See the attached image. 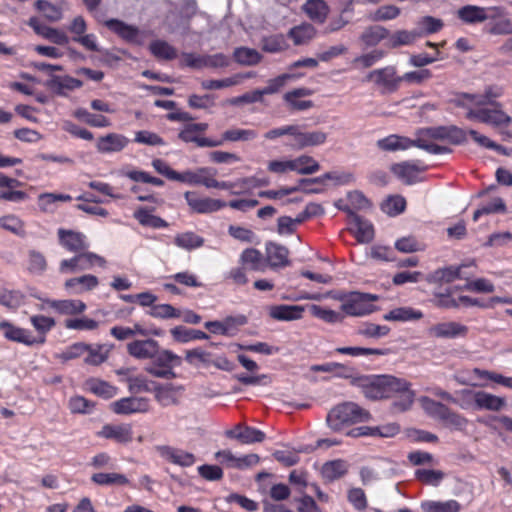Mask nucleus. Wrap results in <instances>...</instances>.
<instances>
[{
  "label": "nucleus",
  "mask_w": 512,
  "mask_h": 512,
  "mask_svg": "<svg viewBox=\"0 0 512 512\" xmlns=\"http://www.w3.org/2000/svg\"><path fill=\"white\" fill-rule=\"evenodd\" d=\"M352 383L370 400L393 399V412L407 411L414 403L415 392L411 389V383L402 378L392 375H363L355 377Z\"/></svg>",
  "instance_id": "nucleus-1"
},
{
  "label": "nucleus",
  "mask_w": 512,
  "mask_h": 512,
  "mask_svg": "<svg viewBox=\"0 0 512 512\" xmlns=\"http://www.w3.org/2000/svg\"><path fill=\"white\" fill-rule=\"evenodd\" d=\"M370 413L354 402H343L334 406L326 416L327 426L335 431H341L347 426L366 422Z\"/></svg>",
  "instance_id": "nucleus-2"
},
{
  "label": "nucleus",
  "mask_w": 512,
  "mask_h": 512,
  "mask_svg": "<svg viewBox=\"0 0 512 512\" xmlns=\"http://www.w3.org/2000/svg\"><path fill=\"white\" fill-rule=\"evenodd\" d=\"M422 139L426 144L434 146L436 152L430 154L449 153L450 149L446 146L438 145L435 141H447L451 144H461L466 141V131L456 126H438L426 128L418 131L417 138Z\"/></svg>",
  "instance_id": "nucleus-3"
},
{
  "label": "nucleus",
  "mask_w": 512,
  "mask_h": 512,
  "mask_svg": "<svg viewBox=\"0 0 512 512\" xmlns=\"http://www.w3.org/2000/svg\"><path fill=\"white\" fill-rule=\"evenodd\" d=\"M333 299L341 301V310L346 315L360 317L373 311L372 303L378 297L368 293L351 292L349 294L337 293Z\"/></svg>",
  "instance_id": "nucleus-4"
},
{
  "label": "nucleus",
  "mask_w": 512,
  "mask_h": 512,
  "mask_svg": "<svg viewBox=\"0 0 512 512\" xmlns=\"http://www.w3.org/2000/svg\"><path fill=\"white\" fill-rule=\"evenodd\" d=\"M363 81L372 83L382 94H390L400 87L401 76L395 66L388 65L370 71Z\"/></svg>",
  "instance_id": "nucleus-5"
},
{
  "label": "nucleus",
  "mask_w": 512,
  "mask_h": 512,
  "mask_svg": "<svg viewBox=\"0 0 512 512\" xmlns=\"http://www.w3.org/2000/svg\"><path fill=\"white\" fill-rule=\"evenodd\" d=\"M152 360L153 364L147 366L145 371L157 378H175L176 374L173 371V367L181 364L180 356L170 350L161 349L160 345Z\"/></svg>",
  "instance_id": "nucleus-6"
},
{
  "label": "nucleus",
  "mask_w": 512,
  "mask_h": 512,
  "mask_svg": "<svg viewBox=\"0 0 512 512\" xmlns=\"http://www.w3.org/2000/svg\"><path fill=\"white\" fill-rule=\"evenodd\" d=\"M492 108L479 107L478 109H468L466 118L488 124L493 127H507L512 118L506 114L500 103H495Z\"/></svg>",
  "instance_id": "nucleus-7"
},
{
  "label": "nucleus",
  "mask_w": 512,
  "mask_h": 512,
  "mask_svg": "<svg viewBox=\"0 0 512 512\" xmlns=\"http://www.w3.org/2000/svg\"><path fill=\"white\" fill-rule=\"evenodd\" d=\"M376 146L385 152H396V151H405L412 147H418L427 152H436L434 146L426 144V142L422 139L412 140L406 136H401L398 134H391L387 137L379 139L376 142Z\"/></svg>",
  "instance_id": "nucleus-8"
},
{
  "label": "nucleus",
  "mask_w": 512,
  "mask_h": 512,
  "mask_svg": "<svg viewBox=\"0 0 512 512\" xmlns=\"http://www.w3.org/2000/svg\"><path fill=\"white\" fill-rule=\"evenodd\" d=\"M0 331L7 340L26 346L41 345L46 341V337L34 336L29 330L18 327L8 321L0 322Z\"/></svg>",
  "instance_id": "nucleus-9"
},
{
  "label": "nucleus",
  "mask_w": 512,
  "mask_h": 512,
  "mask_svg": "<svg viewBox=\"0 0 512 512\" xmlns=\"http://www.w3.org/2000/svg\"><path fill=\"white\" fill-rule=\"evenodd\" d=\"M184 197L191 210L199 214L213 213L227 206V203L222 200L200 197L196 192L188 191Z\"/></svg>",
  "instance_id": "nucleus-10"
},
{
  "label": "nucleus",
  "mask_w": 512,
  "mask_h": 512,
  "mask_svg": "<svg viewBox=\"0 0 512 512\" xmlns=\"http://www.w3.org/2000/svg\"><path fill=\"white\" fill-rule=\"evenodd\" d=\"M349 213L350 230L360 243H370L374 239V227L366 219L355 214L348 206L343 208Z\"/></svg>",
  "instance_id": "nucleus-11"
},
{
  "label": "nucleus",
  "mask_w": 512,
  "mask_h": 512,
  "mask_svg": "<svg viewBox=\"0 0 512 512\" xmlns=\"http://www.w3.org/2000/svg\"><path fill=\"white\" fill-rule=\"evenodd\" d=\"M295 131L292 132V142L290 145L296 149L319 146L326 142L327 134L323 131H303L300 126L293 125Z\"/></svg>",
  "instance_id": "nucleus-12"
},
{
  "label": "nucleus",
  "mask_w": 512,
  "mask_h": 512,
  "mask_svg": "<svg viewBox=\"0 0 512 512\" xmlns=\"http://www.w3.org/2000/svg\"><path fill=\"white\" fill-rule=\"evenodd\" d=\"M468 327L455 321L440 322L428 328L427 334L433 338L453 339L465 337Z\"/></svg>",
  "instance_id": "nucleus-13"
},
{
  "label": "nucleus",
  "mask_w": 512,
  "mask_h": 512,
  "mask_svg": "<svg viewBox=\"0 0 512 512\" xmlns=\"http://www.w3.org/2000/svg\"><path fill=\"white\" fill-rule=\"evenodd\" d=\"M159 342L152 338L136 339L126 346L127 353L137 360H152L156 355Z\"/></svg>",
  "instance_id": "nucleus-14"
},
{
  "label": "nucleus",
  "mask_w": 512,
  "mask_h": 512,
  "mask_svg": "<svg viewBox=\"0 0 512 512\" xmlns=\"http://www.w3.org/2000/svg\"><path fill=\"white\" fill-rule=\"evenodd\" d=\"M111 409L116 414L128 415L144 413L149 410V401L144 397H126L111 403Z\"/></svg>",
  "instance_id": "nucleus-15"
},
{
  "label": "nucleus",
  "mask_w": 512,
  "mask_h": 512,
  "mask_svg": "<svg viewBox=\"0 0 512 512\" xmlns=\"http://www.w3.org/2000/svg\"><path fill=\"white\" fill-rule=\"evenodd\" d=\"M425 166L414 161H404L394 164L391 168L394 175L406 184H413L419 180V174L425 170Z\"/></svg>",
  "instance_id": "nucleus-16"
},
{
  "label": "nucleus",
  "mask_w": 512,
  "mask_h": 512,
  "mask_svg": "<svg viewBox=\"0 0 512 512\" xmlns=\"http://www.w3.org/2000/svg\"><path fill=\"white\" fill-rule=\"evenodd\" d=\"M58 237L60 244L70 252L79 253L89 246L86 236L80 232L60 228Z\"/></svg>",
  "instance_id": "nucleus-17"
},
{
  "label": "nucleus",
  "mask_w": 512,
  "mask_h": 512,
  "mask_svg": "<svg viewBox=\"0 0 512 512\" xmlns=\"http://www.w3.org/2000/svg\"><path fill=\"white\" fill-rule=\"evenodd\" d=\"M97 435L102 438L113 439L121 444H127L133 439L132 427L129 424L104 425Z\"/></svg>",
  "instance_id": "nucleus-18"
},
{
  "label": "nucleus",
  "mask_w": 512,
  "mask_h": 512,
  "mask_svg": "<svg viewBox=\"0 0 512 512\" xmlns=\"http://www.w3.org/2000/svg\"><path fill=\"white\" fill-rule=\"evenodd\" d=\"M157 450L163 459L175 465L189 467L195 463V456L184 450L170 446H159Z\"/></svg>",
  "instance_id": "nucleus-19"
},
{
  "label": "nucleus",
  "mask_w": 512,
  "mask_h": 512,
  "mask_svg": "<svg viewBox=\"0 0 512 512\" xmlns=\"http://www.w3.org/2000/svg\"><path fill=\"white\" fill-rule=\"evenodd\" d=\"M46 87L58 95L65 96L67 91L82 87V81L71 76L52 75L46 82Z\"/></svg>",
  "instance_id": "nucleus-20"
},
{
  "label": "nucleus",
  "mask_w": 512,
  "mask_h": 512,
  "mask_svg": "<svg viewBox=\"0 0 512 512\" xmlns=\"http://www.w3.org/2000/svg\"><path fill=\"white\" fill-rule=\"evenodd\" d=\"M301 10L310 20L319 24L324 23L329 14V6L324 0H307Z\"/></svg>",
  "instance_id": "nucleus-21"
},
{
  "label": "nucleus",
  "mask_w": 512,
  "mask_h": 512,
  "mask_svg": "<svg viewBox=\"0 0 512 512\" xmlns=\"http://www.w3.org/2000/svg\"><path fill=\"white\" fill-rule=\"evenodd\" d=\"M98 284L99 280L96 276L86 274L66 280L64 286L73 294H82L95 289Z\"/></svg>",
  "instance_id": "nucleus-22"
},
{
  "label": "nucleus",
  "mask_w": 512,
  "mask_h": 512,
  "mask_svg": "<svg viewBox=\"0 0 512 512\" xmlns=\"http://www.w3.org/2000/svg\"><path fill=\"white\" fill-rule=\"evenodd\" d=\"M311 91L307 88H297L284 94L283 99L291 110L305 111L313 106L312 101L302 100L309 96Z\"/></svg>",
  "instance_id": "nucleus-23"
},
{
  "label": "nucleus",
  "mask_w": 512,
  "mask_h": 512,
  "mask_svg": "<svg viewBox=\"0 0 512 512\" xmlns=\"http://www.w3.org/2000/svg\"><path fill=\"white\" fill-rule=\"evenodd\" d=\"M105 26L127 42L136 43L139 38V29L118 19H110Z\"/></svg>",
  "instance_id": "nucleus-24"
},
{
  "label": "nucleus",
  "mask_w": 512,
  "mask_h": 512,
  "mask_svg": "<svg viewBox=\"0 0 512 512\" xmlns=\"http://www.w3.org/2000/svg\"><path fill=\"white\" fill-rule=\"evenodd\" d=\"M29 25L35 30L38 35L46 38L57 45H66L69 42L68 36L63 32L56 28H52L45 25H40L38 20L35 18H31L29 21Z\"/></svg>",
  "instance_id": "nucleus-25"
},
{
  "label": "nucleus",
  "mask_w": 512,
  "mask_h": 512,
  "mask_svg": "<svg viewBox=\"0 0 512 512\" xmlns=\"http://www.w3.org/2000/svg\"><path fill=\"white\" fill-rule=\"evenodd\" d=\"M129 143V139L121 134L110 133L99 138L97 150L101 153H112L123 150Z\"/></svg>",
  "instance_id": "nucleus-26"
},
{
  "label": "nucleus",
  "mask_w": 512,
  "mask_h": 512,
  "mask_svg": "<svg viewBox=\"0 0 512 512\" xmlns=\"http://www.w3.org/2000/svg\"><path fill=\"white\" fill-rule=\"evenodd\" d=\"M211 170L212 169L207 167H201L194 171L186 170L181 173L176 172L174 181H179L189 185H203L207 187Z\"/></svg>",
  "instance_id": "nucleus-27"
},
{
  "label": "nucleus",
  "mask_w": 512,
  "mask_h": 512,
  "mask_svg": "<svg viewBox=\"0 0 512 512\" xmlns=\"http://www.w3.org/2000/svg\"><path fill=\"white\" fill-rule=\"evenodd\" d=\"M289 251L285 246L268 243L266 245V259L272 268L285 267L289 265Z\"/></svg>",
  "instance_id": "nucleus-28"
},
{
  "label": "nucleus",
  "mask_w": 512,
  "mask_h": 512,
  "mask_svg": "<svg viewBox=\"0 0 512 512\" xmlns=\"http://www.w3.org/2000/svg\"><path fill=\"white\" fill-rule=\"evenodd\" d=\"M506 406V400L503 397L478 390L476 399V410L500 411Z\"/></svg>",
  "instance_id": "nucleus-29"
},
{
  "label": "nucleus",
  "mask_w": 512,
  "mask_h": 512,
  "mask_svg": "<svg viewBox=\"0 0 512 512\" xmlns=\"http://www.w3.org/2000/svg\"><path fill=\"white\" fill-rule=\"evenodd\" d=\"M474 265V261L469 264H461L459 266H448L437 269L431 275V279L434 282H445L450 283L456 279H468L467 276L462 274V269L468 266Z\"/></svg>",
  "instance_id": "nucleus-30"
},
{
  "label": "nucleus",
  "mask_w": 512,
  "mask_h": 512,
  "mask_svg": "<svg viewBox=\"0 0 512 512\" xmlns=\"http://www.w3.org/2000/svg\"><path fill=\"white\" fill-rule=\"evenodd\" d=\"M305 308L300 305H276L270 308V316L279 321L301 319Z\"/></svg>",
  "instance_id": "nucleus-31"
},
{
  "label": "nucleus",
  "mask_w": 512,
  "mask_h": 512,
  "mask_svg": "<svg viewBox=\"0 0 512 512\" xmlns=\"http://www.w3.org/2000/svg\"><path fill=\"white\" fill-rule=\"evenodd\" d=\"M45 303L64 315H77L86 310V304L81 300H46Z\"/></svg>",
  "instance_id": "nucleus-32"
},
{
  "label": "nucleus",
  "mask_w": 512,
  "mask_h": 512,
  "mask_svg": "<svg viewBox=\"0 0 512 512\" xmlns=\"http://www.w3.org/2000/svg\"><path fill=\"white\" fill-rule=\"evenodd\" d=\"M290 169L301 175H310L320 169L319 163L309 155H301L294 159H289Z\"/></svg>",
  "instance_id": "nucleus-33"
},
{
  "label": "nucleus",
  "mask_w": 512,
  "mask_h": 512,
  "mask_svg": "<svg viewBox=\"0 0 512 512\" xmlns=\"http://www.w3.org/2000/svg\"><path fill=\"white\" fill-rule=\"evenodd\" d=\"M240 262L246 269L253 271H265L267 264L260 251L254 248L245 249L240 255Z\"/></svg>",
  "instance_id": "nucleus-34"
},
{
  "label": "nucleus",
  "mask_w": 512,
  "mask_h": 512,
  "mask_svg": "<svg viewBox=\"0 0 512 512\" xmlns=\"http://www.w3.org/2000/svg\"><path fill=\"white\" fill-rule=\"evenodd\" d=\"M72 197L68 194L42 193L37 198V203L42 212L53 213L57 209V202H69Z\"/></svg>",
  "instance_id": "nucleus-35"
},
{
  "label": "nucleus",
  "mask_w": 512,
  "mask_h": 512,
  "mask_svg": "<svg viewBox=\"0 0 512 512\" xmlns=\"http://www.w3.org/2000/svg\"><path fill=\"white\" fill-rule=\"evenodd\" d=\"M423 512H460L461 504L454 499L446 501L426 500L420 505Z\"/></svg>",
  "instance_id": "nucleus-36"
},
{
  "label": "nucleus",
  "mask_w": 512,
  "mask_h": 512,
  "mask_svg": "<svg viewBox=\"0 0 512 512\" xmlns=\"http://www.w3.org/2000/svg\"><path fill=\"white\" fill-rule=\"evenodd\" d=\"M484 7L466 5L457 10V17L466 24H479L485 22Z\"/></svg>",
  "instance_id": "nucleus-37"
},
{
  "label": "nucleus",
  "mask_w": 512,
  "mask_h": 512,
  "mask_svg": "<svg viewBox=\"0 0 512 512\" xmlns=\"http://www.w3.org/2000/svg\"><path fill=\"white\" fill-rule=\"evenodd\" d=\"M419 37L420 33L415 30H398L392 34L389 33V37L385 45L391 49L398 48L400 46H407L413 44Z\"/></svg>",
  "instance_id": "nucleus-38"
},
{
  "label": "nucleus",
  "mask_w": 512,
  "mask_h": 512,
  "mask_svg": "<svg viewBox=\"0 0 512 512\" xmlns=\"http://www.w3.org/2000/svg\"><path fill=\"white\" fill-rule=\"evenodd\" d=\"M252 72L237 73L231 77L220 80H205L202 82V87L207 90L223 89L231 86H236L242 83L243 80L251 78Z\"/></svg>",
  "instance_id": "nucleus-39"
},
{
  "label": "nucleus",
  "mask_w": 512,
  "mask_h": 512,
  "mask_svg": "<svg viewBox=\"0 0 512 512\" xmlns=\"http://www.w3.org/2000/svg\"><path fill=\"white\" fill-rule=\"evenodd\" d=\"M503 94V89L498 86H491L485 89L483 95L465 94L464 98L477 107L494 105L493 99L499 98Z\"/></svg>",
  "instance_id": "nucleus-40"
},
{
  "label": "nucleus",
  "mask_w": 512,
  "mask_h": 512,
  "mask_svg": "<svg viewBox=\"0 0 512 512\" xmlns=\"http://www.w3.org/2000/svg\"><path fill=\"white\" fill-rule=\"evenodd\" d=\"M422 317L423 314L421 311L411 307H398L383 315L384 320L397 322L413 321L421 319Z\"/></svg>",
  "instance_id": "nucleus-41"
},
{
  "label": "nucleus",
  "mask_w": 512,
  "mask_h": 512,
  "mask_svg": "<svg viewBox=\"0 0 512 512\" xmlns=\"http://www.w3.org/2000/svg\"><path fill=\"white\" fill-rule=\"evenodd\" d=\"M348 471V464L345 460L336 459L323 464L321 473L328 481H334L344 476Z\"/></svg>",
  "instance_id": "nucleus-42"
},
{
  "label": "nucleus",
  "mask_w": 512,
  "mask_h": 512,
  "mask_svg": "<svg viewBox=\"0 0 512 512\" xmlns=\"http://www.w3.org/2000/svg\"><path fill=\"white\" fill-rule=\"evenodd\" d=\"M389 31L383 26L374 25L366 28L361 34V41L367 47H373L383 40H388Z\"/></svg>",
  "instance_id": "nucleus-43"
},
{
  "label": "nucleus",
  "mask_w": 512,
  "mask_h": 512,
  "mask_svg": "<svg viewBox=\"0 0 512 512\" xmlns=\"http://www.w3.org/2000/svg\"><path fill=\"white\" fill-rule=\"evenodd\" d=\"M91 481L100 486H126L130 484L129 479L121 473H95L91 476Z\"/></svg>",
  "instance_id": "nucleus-44"
},
{
  "label": "nucleus",
  "mask_w": 512,
  "mask_h": 512,
  "mask_svg": "<svg viewBox=\"0 0 512 512\" xmlns=\"http://www.w3.org/2000/svg\"><path fill=\"white\" fill-rule=\"evenodd\" d=\"M111 349L108 344L88 345L84 361L89 365H100L108 359Z\"/></svg>",
  "instance_id": "nucleus-45"
},
{
  "label": "nucleus",
  "mask_w": 512,
  "mask_h": 512,
  "mask_svg": "<svg viewBox=\"0 0 512 512\" xmlns=\"http://www.w3.org/2000/svg\"><path fill=\"white\" fill-rule=\"evenodd\" d=\"M307 308L313 317L329 324L340 323L344 319V316L340 312L322 307L320 305L312 304L308 305Z\"/></svg>",
  "instance_id": "nucleus-46"
},
{
  "label": "nucleus",
  "mask_w": 512,
  "mask_h": 512,
  "mask_svg": "<svg viewBox=\"0 0 512 512\" xmlns=\"http://www.w3.org/2000/svg\"><path fill=\"white\" fill-rule=\"evenodd\" d=\"M85 385L90 392L105 399H110L117 393V389L114 386L97 378L88 379Z\"/></svg>",
  "instance_id": "nucleus-47"
},
{
  "label": "nucleus",
  "mask_w": 512,
  "mask_h": 512,
  "mask_svg": "<svg viewBox=\"0 0 512 512\" xmlns=\"http://www.w3.org/2000/svg\"><path fill=\"white\" fill-rule=\"evenodd\" d=\"M134 218L145 227L154 229L166 228L168 223L159 216L152 214L145 208H140L134 212Z\"/></svg>",
  "instance_id": "nucleus-48"
},
{
  "label": "nucleus",
  "mask_w": 512,
  "mask_h": 512,
  "mask_svg": "<svg viewBox=\"0 0 512 512\" xmlns=\"http://www.w3.org/2000/svg\"><path fill=\"white\" fill-rule=\"evenodd\" d=\"M386 55V52L382 49H374L369 51L368 53L362 54L353 59L352 65L356 69H367L379 61H381Z\"/></svg>",
  "instance_id": "nucleus-49"
},
{
  "label": "nucleus",
  "mask_w": 512,
  "mask_h": 512,
  "mask_svg": "<svg viewBox=\"0 0 512 512\" xmlns=\"http://www.w3.org/2000/svg\"><path fill=\"white\" fill-rule=\"evenodd\" d=\"M288 35L295 45H304L315 37L316 30L311 24L305 23L292 28Z\"/></svg>",
  "instance_id": "nucleus-50"
},
{
  "label": "nucleus",
  "mask_w": 512,
  "mask_h": 512,
  "mask_svg": "<svg viewBox=\"0 0 512 512\" xmlns=\"http://www.w3.org/2000/svg\"><path fill=\"white\" fill-rule=\"evenodd\" d=\"M302 74L284 73L267 82V86L260 89L262 96L271 95L279 92L288 81L302 77Z\"/></svg>",
  "instance_id": "nucleus-51"
},
{
  "label": "nucleus",
  "mask_w": 512,
  "mask_h": 512,
  "mask_svg": "<svg viewBox=\"0 0 512 512\" xmlns=\"http://www.w3.org/2000/svg\"><path fill=\"white\" fill-rule=\"evenodd\" d=\"M65 2L58 4H52L45 0H38L35 3L36 8L47 18L49 21L56 22L62 18V12Z\"/></svg>",
  "instance_id": "nucleus-52"
},
{
  "label": "nucleus",
  "mask_w": 512,
  "mask_h": 512,
  "mask_svg": "<svg viewBox=\"0 0 512 512\" xmlns=\"http://www.w3.org/2000/svg\"><path fill=\"white\" fill-rule=\"evenodd\" d=\"M394 246L401 253L422 252L426 249V244L412 235L397 239Z\"/></svg>",
  "instance_id": "nucleus-53"
},
{
  "label": "nucleus",
  "mask_w": 512,
  "mask_h": 512,
  "mask_svg": "<svg viewBox=\"0 0 512 512\" xmlns=\"http://www.w3.org/2000/svg\"><path fill=\"white\" fill-rule=\"evenodd\" d=\"M174 243L179 248L192 250L203 246L204 239L194 232H184L175 236Z\"/></svg>",
  "instance_id": "nucleus-54"
},
{
  "label": "nucleus",
  "mask_w": 512,
  "mask_h": 512,
  "mask_svg": "<svg viewBox=\"0 0 512 512\" xmlns=\"http://www.w3.org/2000/svg\"><path fill=\"white\" fill-rule=\"evenodd\" d=\"M478 390L462 389L455 392L454 403L463 410H476V399Z\"/></svg>",
  "instance_id": "nucleus-55"
},
{
  "label": "nucleus",
  "mask_w": 512,
  "mask_h": 512,
  "mask_svg": "<svg viewBox=\"0 0 512 512\" xmlns=\"http://www.w3.org/2000/svg\"><path fill=\"white\" fill-rule=\"evenodd\" d=\"M233 56L236 62L245 66L256 65L261 60V55L257 50L247 47L235 49Z\"/></svg>",
  "instance_id": "nucleus-56"
},
{
  "label": "nucleus",
  "mask_w": 512,
  "mask_h": 512,
  "mask_svg": "<svg viewBox=\"0 0 512 512\" xmlns=\"http://www.w3.org/2000/svg\"><path fill=\"white\" fill-rule=\"evenodd\" d=\"M419 403L426 414L438 420H441L448 409V407L441 402H437L427 396L420 397Z\"/></svg>",
  "instance_id": "nucleus-57"
},
{
  "label": "nucleus",
  "mask_w": 512,
  "mask_h": 512,
  "mask_svg": "<svg viewBox=\"0 0 512 512\" xmlns=\"http://www.w3.org/2000/svg\"><path fill=\"white\" fill-rule=\"evenodd\" d=\"M74 116L92 127H109L111 125L110 120L103 115H96L88 112L84 108H79L74 112Z\"/></svg>",
  "instance_id": "nucleus-58"
},
{
  "label": "nucleus",
  "mask_w": 512,
  "mask_h": 512,
  "mask_svg": "<svg viewBox=\"0 0 512 512\" xmlns=\"http://www.w3.org/2000/svg\"><path fill=\"white\" fill-rule=\"evenodd\" d=\"M150 51L155 57L164 60H172L177 56L176 49L163 40L153 41L150 44Z\"/></svg>",
  "instance_id": "nucleus-59"
},
{
  "label": "nucleus",
  "mask_w": 512,
  "mask_h": 512,
  "mask_svg": "<svg viewBox=\"0 0 512 512\" xmlns=\"http://www.w3.org/2000/svg\"><path fill=\"white\" fill-rule=\"evenodd\" d=\"M176 388L172 384L158 385L154 388L155 399L162 406L176 403Z\"/></svg>",
  "instance_id": "nucleus-60"
},
{
  "label": "nucleus",
  "mask_w": 512,
  "mask_h": 512,
  "mask_svg": "<svg viewBox=\"0 0 512 512\" xmlns=\"http://www.w3.org/2000/svg\"><path fill=\"white\" fill-rule=\"evenodd\" d=\"M0 227L18 236L25 234L24 222L14 214L0 217Z\"/></svg>",
  "instance_id": "nucleus-61"
},
{
  "label": "nucleus",
  "mask_w": 512,
  "mask_h": 512,
  "mask_svg": "<svg viewBox=\"0 0 512 512\" xmlns=\"http://www.w3.org/2000/svg\"><path fill=\"white\" fill-rule=\"evenodd\" d=\"M389 332L390 328L388 326L370 322H365L358 328V334L375 339L385 337Z\"/></svg>",
  "instance_id": "nucleus-62"
},
{
  "label": "nucleus",
  "mask_w": 512,
  "mask_h": 512,
  "mask_svg": "<svg viewBox=\"0 0 512 512\" xmlns=\"http://www.w3.org/2000/svg\"><path fill=\"white\" fill-rule=\"evenodd\" d=\"M443 27V22L440 19L424 16L420 18L417 22V31L420 33V36L432 34L438 32Z\"/></svg>",
  "instance_id": "nucleus-63"
},
{
  "label": "nucleus",
  "mask_w": 512,
  "mask_h": 512,
  "mask_svg": "<svg viewBox=\"0 0 512 512\" xmlns=\"http://www.w3.org/2000/svg\"><path fill=\"white\" fill-rule=\"evenodd\" d=\"M406 207L404 197L395 195L388 197L382 204V211L390 216H396L402 213Z\"/></svg>",
  "instance_id": "nucleus-64"
}]
</instances>
